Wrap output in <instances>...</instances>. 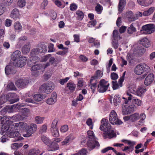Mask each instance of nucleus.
<instances>
[{
    "label": "nucleus",
    "instance_id": "nucleus-13",
    "mask_svg": "<svg viewBox=\"0 0 155 155\" xmlns=\"http://www.w3.org/2000/svg\"><path fill=\"white\" fill-rule=\"evenodd\" d=\"M87 137L88 138V140L87 143V145L88 147L91 146V142L95 140V139L94 134L93 131L89 130L87 131Z\"/></svg>",
    "mask_w": 155,
    "mask_h": 155
},
{
    "label": "nucleus",
    "instance_id": "nucleus-53",
    "mask_svg": "<svg viewBox=\"0 0 155 155\" xmlns=\"http://www.w3.org/2000/svg\"><path fill=\"white\" fill-rule=\"evenodd\" d=\"M7 87L10 90H17L14 84L12 83H9L7 85Z\"/></svg>",
    "mask_w": 155,
    "mask_h": 155
},
{
    "label": "nucleus",
    "instance_id": "nucleus-41",
    "mask_svg": "<svg viewBox=\"0 0 155 155\" xmlns=\"http://www.w3.org/2000/svg\"><path fill=\"white\" fill-rule=\"evenodd\" d=\"M51 131L52 135L55 137H58L59 135L58 130L57 127L51 128Z\"/></svg>",
    "mask_w": 155,
    "mask_h": 155
},
{
    "label": "nucleus",
    "instance_id": "nucleus-19",
    "mask_svg": "<svg viewBox=\"0 0 155 155\" xmlns=\"http://www.w3.org/2000/svg\"><path fill=\"white\" fill-rule=\"evenodd\" d=\"M154 80V75L153 74H149L146 77L145 81L144 84L146 86H148L151 84Z\"/></svg>",
    "mask_w": 155,
    "mask_h": 155
},
{
    "label": "nucleus",
    "instance_id": "nucleus-63",
    "mask_svg": "<svg viewBox=\"0 0 155 155\" xmlns=\"http://www.w3.org/2000/svg\"><path fill=\"white\" fill-rule=\"evenodd\" d=\"M120 100V97L117 96H115L113 99V102L114 105H117V102H119Z\"/></svg>",
    "mask_w": 155,
    "mask_h": 155
},
{
    "label": "nucleus",
    "instance_id": "nucleus-26",
    "mask_svg": "<svg viewBox=\"0 0 155 155\" xmlns=\"http://www.w3.org/2000/svg\"><path fill=\"white\" fill-rule=\"evenodd\" d=\"M127 18L129 21H133L137 19L133 16V13L131 11H128L126 13Z\"/></svg>",
    "mask_w": 155,
    "mask_h": 155
},
{
    "label": "nucleus",
    "instance_id": "nucleus-35",
    "mask_svg": "<svg viewBox=\"0 0 155 155\" xmlns=\"http://www.w3.org/2000/svg\"><path fill=\"white\" fill-rule=\"evenodd\" d=\"M102 75L103 73L102 71L100 70H98L96 71L95 75L94 76L91 77V78L96 80L98 78L102 77Z\"/></svg>",
    "mask_w": 155,
    "mask_h": 155
},
{
    "label": "nucleus",
    "instance_id": "nucleus-43",
    "mask_svg": "<svg viewBox=\"0 0 155 155\" xmlns=\"http://www.w3.org/2000/svg\"><path fill=\"white\" fill-rule=\"evenodd\" d=\"M41 140L46 144L49 145L51 143L50 140L46 137L43 135L41 137Z\"/></svg>",
    "mask_w": 155,
    "mask_h": 155
},
{
    "label": "nucleus",
    "instance_id": "nucleus-55",
    "mask_svg": "<svg viewBox=\"0 0 155 155\" xmlns=\"http://www.w3.org/2000/svg\"><path fill=\"white\" fill-rule=\"evenodd\" d=\"M91 20L88 22L87 25V26L89 27H91L95 26L97 23L95 19Z\"/></svg>",
    "mask_w": 155,
    "mask_h": 155
},
{
    "label": "nucleus",
    "instance_id": "nucleus-24",
    "mask_svg": "<svg viewBox=\"0 0 155 155\" xmlns=\"http://www.w3.org/2000/svg\"><path fill=\"white\" fill-rule=\"evenodd\" d=\"M66 87L68 88V90L71 92L73 93L75 90L76 85L72 81L69 82L67 83Z\"/></svg>",
    "mask_w": 155,
    "mask_h": 155
},
{
    "label": "nucleus",
    "instance_id": "nucleus-27",
    "mask_svg": "<svg viewBox=\"0 0 155 155\" xmlns=\"http://www.w3.org/2000/svg\"><path fill=\"white\" fill-rule=\"evenodd\" d=\"M88 153L87 149L83 148L79 150L77 152L71 155H87Z\"/></svg>",
    "mask_w": 155,
    "mask_h": 155
},
{
    "label": "nucleus",
    "instance_id": "nucleus-59",
    "mask_svg": "<svg viewBox=\"0 0 155 155\" xmlns=\"http://www.w3.org/2000/svg\"><path fill=\"white\" fill-rule=\"evenodd\" d=\"M79 59L83 62H86L88 60L87 57L84 55L81 54L79 57Z\"/></svg>",
    "mask_w": 155,
    "mask_h": 155
},
{
    "label": "nucleus",
    "instance_id": "nucleus-10",
    "mask_svg": "<svg viewBox=\"0 0 155 155\" xmlns=\"http://www.w3.org/2000/svg\"><path fill=\"white\" fill-rule=\"evenodd\" d=\"M144 33L150 34L155 31V26L153 24H150L143 26L142 28Z\"/></svg>",
    "mask_w": 155,
    "mask_h": 155
},
{
    "label": "nucleus",
    "instance_id": "nucleus-45",
    "mask_svg": "<svg viewBox=\"0 0 155 155\" xmlns=\"http://www.w3.org/2000/svg\"><path fill=\"white\" fill-rule=\"evenodd\" d=\"M139 114L137 113H134L130 115V118L132 122H134L137 120L139 119Z\"/></svg>",
    "mask_w": 155,
    "mask_h": 155
},
{
    "label": "nucleus",
    "instance_id": "nucleus-3",
    "mask_svg": "<svg viewBox=\"0 0 155 155\" xmlns=\"http://www.w3.org/2000/svg\"><path fill=\"white\" fill-rule=\"evenodd\" d=\"M150 71V67L145 64L137 65L134 69V73L137 75H140L144 72L148 73Z\"/></svg>",
    "mask_w": 155,
    "mask_h": 155
},
{
    "label": "nucleus",
    "instance_id": "nucleus-28",
    "mask_svg": "<svg viewBox=\"0 0 155 155\" xmlns=\"http://www.w3.org/2000/svg\"><path fill=\"white\" fill-rule=\"evenodd\" d=\"M30 43L29 42H28L27 44L23 46L21 51L23 53L26 54L30 51Z\"/></svg>",
    "mask_w": 155,
    "mask_h": 155
},
{
    "label": "nucleus",
    "instance_id": "nucleus-29",
    "mask_svg": "<svg viewBox=\"0 0 155 155\" xmlns=\"http://www.w3.org/2000/svg\"><path fill=\"white\" fill-rule=\"evenodd\" d=\"M50 146L48 148L49 151H53L58 150L59 148L58 145L54 142L50 143Z\"/></svg>",
    "mask_w": 155,
    "mask_h": 155
},
{
    "label": "nucleus",
    "instance_id": "nucleus-36",
    "mask_svg": "<svg viewBox=\"0 0 155 155\" xmlns=\"http://www.w3.org/2000/svg\"><path fill=\"white\" fill-rule=\"evenodd\" d=\"M43 66L42 64H35L31 67V71H35L41 70Z\"/></svg>",
    "mask_w": 155,
    "mask_h": 155
},
{
    "label": "nucleus",
    "instance_id": "nucleus-57",
    "mask_svg": "<svg viewBox=\"0 0 155 155\" xmlns=\"http://www.w3.org/2000/svg\"><path fill=\"white\" fill-rule=\"evenodd\" d=\"M68 129V126L67 125H64L61 127L60 131L62 133H64L67 131Z\"/></svg>",
    "mask_w": 155,
    "mask_h": 155
},
{
    "label": "nucleus",
    "instance_id": "nucleus-7",
    "mask_svg": "<svg viewBox=\"0 0 155 155\" xmlns=\"http://www.w3.org/2000/svg\"><path fill=\"white\" fill-rule=\"evenodd\" d=\"M53 83L51 82L46 83L43 84L39 88V91L41 92L49 94L52 92L53 88L52 87Z\"/></svg>",
    "mask_w": 155,
    "mask_h": 155
},
{
    "label": "nucleus",
    "instance_id": "nucleus-16",
    "mask_svg": "<svg viewBox=\"0 0 155 155\" xmlns=\"http://www.w3.org/2000/svg\"><path fill=\"white\" fill-rule=\"evenodd\" d=\"M20 14L18 10L15 8L11 12L10 15V17L15 20L20 18Z\"/></svg>",
    "mask_w": 155,
    "mask_h": 155
},
{
    "label": "nucleus",
    "instance_id": "nucleus-9",
    "mask_svg": "<svg viewBox=\"0 0 155 155\" xmlns=\"http://www.w3.org/2000/svg\"><path fill=\"white\" fill-rule=\"evenodd\" d=\"M101 125L100 129L101 130H105V132L111 129V126L109 123L107 119L105 118H103L101 121Z\"/></svg>",
    "mask_w": 155,
    "mask_h": 155
},
{
    "label": "nucleus",
    "instance_id": "nucleus-52",
    "mask_svg": "<svg viewBox=\"0 0 155 155\" xmlns=\"http://www.w3.org/2000/svg\"><path fill=\"white\" fill-rule=\"evenodd\" d=\"M41 51V53H45L47 51V46L44 45L42 44L39 49V51Z\"/></svg>",
    "mask_w": 155,
    "mask_h": 155
},
{
    "label": "nucleus",
    "instance_id": "nucleus-11",
    "mask_svg": "<svg viewBox=\"0 0 155 155\" xmlns=\"http://www.w3.org/2000/svg\"><path fill=\"white\" fill-rule=\"evenodd\" d=\"M135 110L134 105H124L122 110L123 115H126L133 113Z\"/></svg>",
    "mask_w": 155,
    "mask_h": 155
},
{
    "label": "nucleus",
    "instance_id": "nucleus-23",
    "mask_svg": "<svg viewBox=\"0 0 155 155\" xmlns=\"http://www.w3.org/2000/svg\"><path fill=\"white\" fill-rule=\"evenodd\" d=\"M126 4L125 0H120L118 6V11L120 13H121Z\"/></svg>",
    "mask_w": 155,
    "mask_h": 155
},
{
    "label": "nucleus",
    "instance_id": "nucleus-34",
    "mask_svg": "<svg viewBox=\"0 0 155 155\" xmlns=\"http://www.w3.org/2000/svg\"><path fill=\"white\" fill-rule=\"evenodd\" d=\"M42 153H40V151L38 149H32L28 152V155H41Z\"/></svg>",
    "mask_w": 155,
    "mask_h": 155
},
{
    "label": "nucleus",
    "instance_id": "nucleus-51",
    "mask_svg": "<svg viewBox=\"0 0 155 155\" xmlns=\"http://www.w3.org/2000/svg\"><path fill=\"white\" fill-rule=\"evenodd\" d=\"M133 102L137 106H140L142 104L141 101L135 97L133 99Z\"/></svg>",
    "mask_w": 155,
    "mask_h": 155
},
{
    "label": "nucleus",
    "instance_id": "nucleus-5",
    "mask_svg": "<svg viewBox=\"0 0 155 155\" xmlns=\"http://www.w3.org/2000/svg\"><path fill=\"white\" fill-rule=\"evenodd\" d=\"M7 132L9 133V137H10L14 138L15 141L22 140L24 138L21 136V134L19 132L12 129V127H7Z\"/></svg>",
    "mask_w": 155,
    "mask_h": 155
},
{
    "label": "nucleus",
    "instance_id": "nucleus-1",
    "mask_svg": "<svg viewBox=\"0 0 155 155\" xmlns=\"http://www.w3.org/2000/svg\"><path fill=\"white\" fill-rule=\"evenodd\" d=\"M12 59L13 61L14 66L22 68L25 65L27 58L25 57L21 56V52L19 51L16 50L12 54Z\"/></svg>",
    "mask_w": 155,
    "mask_h": 155
},
{
    "label": "nucleus",
    "instance_id": "nucleus-38",
    "mask_svg": "<svg viewBox=\"0 0 155 155\" xmlns=\"http://www.w3.org/2000/svg\"><path fill=\"white\" fill-rule=\"evenodd\" d=\"M58 47L60 49L64 50L63 51H60V54H64L68 52V48L66 47L64 48L63 45L61 44H59L58 45Z\"/></svg>",
    "mask_w": 155,
    "mask_h": 155
},
{
    "label": "nucleus",
    "instance_id": "nucleus-61",
    "mask_svg": "<svg viewBox=\"0 0 155 155\" xmlns=\"http://www.w3.org/2000/svg\"><path fill=\"white\" fill-rule=\"evenodd\" d=\"M78 8L77 5L75 3H72L70 5V8L71 11H74Z\"/></svg>",
    "mask_w": 155,
    "mask_h": 155
},
{
    "label": "nucleus",
    "instance_id": "nucleus-12",
    "mask_svg": "<svg viewBox=\"0 0 155 155\" xmlns=\"http://www.w3.org/2000/svg\"><path fill=\"white\" fill-rule=\"evenodd\" d=\"M103 136L104 139H106L108 138L110 139L113 138H115L117 136V135L114 130L111 129L103 133Z\"/></svg>",
    "mask_w": 155,
    "mask_h": 155
},
{
    "label": "nucleus",
    "instance_id": "nucleus-48",
    "mask_svg": "<svg viewBox=\"0 0 155 155\" xmlns=\"http://www.w3.org/2000/svg\"><path fill=\"white\" fill-rule=\"evenodd\" d=\"M35 122L37 124H41L43 123L44 118L39 116H36L35 118Z\"/></svg>",
    "mask_w": 155,
    "mask_h": 155
},
{
    "label": "nucleus",
    "instance_id": "nucleus-37",
    "mask_svg": "<svg viewBox=\"0 0 155 155\" xmlns=\"http://www.w3.org/2000/svg\"><path fill=\"white\" fill-rule=\"evenodd\" d=\"M14 27L15 30L20 32L22 30V27L20 23L18 21L15 22L14 25Z\"/></svg>",
    "mask_w": 155,
    "mask_h": 155
},
{
    "label": "nucleus",
    "instance_id": "nucleus-20",
    "mask_svg": "<svg viewBox=\"0 0 155 155\" xmlns=\"http://www.w3.org/2000/svg\"><path fill=\"white\" fill-rule=\"evenodd\" d=\"M154 0H137L138 3L142 6L147 7L151 5Z\"/></svg>",
    "mask_w": 155,
    "mask_h": 155
},
{
    "label": "nucleus",
    "instance_id": "nucleus-64",
    "mask_svg": "<svg viewBox=\"0 0 155 155\" xmlns=\"http://www.w3.org/2000/svg\"><path fill=\"white\" fill-rule=\"evenodd\" d=\"M110 78L111 79L115 80L118 78V76L116 73L113 72L111 74Z\"/></svg>",
    "mask_w": 155,
    "mask_h": 155
},
{
    "label": "nucleus",
    "instance_id": "nucleus-62",
    "mask_svg": "<svg viewBox=\"0 0 155 155\" xmlns=\"http://www.w3.org/2000/svg\"><path fill=\"white\" fill-rule=\"evenodd\" d=\"M112 87L113 90H116L120 87L119 85L116 81H112Z\"/></svg>",
    "mask_w": 155,
    "mask_h": 155
},
{
    "label": "nucleus",
    "instance_id": "nucleus-54",
    "mask_svg": "<svg viewBox=\"0 0 155 155\" xmlns=\"http://www.w3.org/2000/svg\"><path fill=\"white\" fill-rule=\"evenodd\" d=\"M121 141L131 146H134L135 144V143L129 140L123 139L121 140Z\"/></svg>",
    "mask_w": 155,
    "mask_h": 155
},
{
    "label": "nucleus",
    "instance_id": "nucleus-6",
    "mask_svg": "<svg viewBox=\"0 0 155 155\" xmlns=\"http://www.w3.org/2000/svg\"><path fill=\"white\" fill-rule=\"evenodd\" d=\"M110 84L104 79H101L97 86V90L100 93H104L107 90Z\"/></svg>",
    "mask_w": 155,
    "mask_h": 155
},
{
    "label": "nucleus",
    "instance_id": "nucleus-4",
    "mask_svg": "<svg viewBox=\"0 0 155 155\" xmlns=\"http://www.w3.org/2000/svg\"><path fill=\"white\" fill-rule=\"evenodd\" d=\"M109 118L110 122L113 125H120L123 123L118 118L117 113L114 110H112L110 112Z\"/></svg>",
    "mask_w": 155,
    "mask_h": 155
},
{
    "label": "nucleus",
    "instance_id": "nucleus-8",
    "mask_svg": "<svg viewBox=\"0 0 155 155\" xmlns=\"http://www.w3.org/2000/svg\"><path fill=\"white\" fill-rule=\"evenodd\" d=\"M37 130V126L35 124H31L29 126L28 128L25 130L26 134H24L23 136L25 137H29L31 136L32 134L34 133Z\"/></svg>",
    "mask_w": 155,
    "mask_h": 155
},
{
    "label": "nucleus",
    "instance_id": "nucleus-60",
    "mask_svg": "<svg viewBox=\"0 0 155 155\" xmlns=\"http://www.w3.org/2000/svg\"><path fill=\"white\" fill-rule=\"evenodd\" d=\"M112 45L113 47L115 49H117L118 47V42L117 40H114L112 42Z\"/></svg>",
    "mask_w": 155,
    "mask_h": 155
},
{
    "label": "nucleus",
    "instance_id": "nucleus-31",
    "mask_svg": "<svg viewBox=\"0 0 155 155\" xmlns=\"http://www.w3.org/2000/svg\"><path fill=\"white\" fill-rule=\"evenodd\" d=\"M30 58V61L31 62V64L30 65H33L35 64L36 62L40 60V58L37 56H31Z\"/></svg>",
    "mask_w": 155,
    "mask_h": 155
},
{
    "label": "nucleus",
    "instance_id": "nucleus-40",
    "mask_svg": "<svg viewBox=\"0 0 155 155\" xmlns=\"http://www.w3.org/2000/svg\"><path fill=\"white\" fill-rule=\"evenodd\" d=\"M97 5L95 7V11L98 14H101L103 10V7L99 3H97Z\"/></svg>",
    "mask_w": 155,
    "mask_h": 155
},
{
    "label": "nucleus",
    "instance_id": "nucleus-46",
    "mask_svg": "<svg viewBox=\"0 0 155 155\" xmlns=\"http://www.w3.org/2000/svg\"><path fill=\"white\" fill-rule=\"evenodd\" d=\"M23 144L22 143H14L12 144L11 147L12 149L14 150H17L23 146Z\"/></svg>",
    "mask_w": 155,
    "mask_h": 155
},
{
    "label": "nucleus",
    "instance_id": "nucleus-39",
    "mask_svg": "<svg viewBox=\"0 0 155 155\" xmlns=\"http://www.w3.org/2000/svg\"><path fill=\"white\" fill-rule=\"evenodd\" d=\"M136 50L138 54L141 55L145 52L146 49L141 46H138L137 47Z\"/></svg>",
    "mask_w": 155,
    "mask_h": 155
},
{
    "label": "nucleus",
    "instance_id": "nucleus-32",
    "mask_svg": "<svg viewBox=\"0 0 155 155\" xmlns=\"http://www.w3.org/2000/svg\"><path fill=\"white\" fill-rule=\"evenodd\" d=\"M27 39V37L25 36H22L20 37L18 39L17 45L21 47L25 43Z\"/></svg>",
    "mask_w": 155,
    "mask_h": 155
},
{
    "label": "nucleus",
    "instance_id": "nucleus-58",
    "mask_svg": "<svg viewBox=\"0 0 155 155\" xmlns=\"http://www.w3.org/2000/svg\"><path fill=\"white\" fill-rule=\"evenodd\" d=\"M54 44L52 43L48 44V52H53L55 51V49L54 48Z\"/></svg>",
    "mask_w": 155,
    "mask_h": 155
},
{
    "label": "nucleus",
    "instance_id": "nucleus-18",
    "mask_svg": "<svg viewBox=\"0 0 155 155\" xmlns=\"http://www.w3.org/2000/svg\"><path fill=\"white\" fill-rule=\"evenodd\" d=\"M88 85L92 90L93 93H94L97 87V80L91 78Z\"/></svg>",
    "mask_w": 155,
    "mask_h": 155
},
{
    "label": "nucleus",
    "instance_id": "nucleus-42",
    "mask_svg": "<svg viewBox=\"0 0 155 155\" xmlns=\"http://www.w3.org/2000/svg\"><path fill=\"white\" fill-rule=\"evenodd\" d=\"M49 62L51 65H53L54 67L56 66L57 64L59 62L58 60L56 59L54 57H51L50 58L49 60Z\"/></svg>",
    "mask_w": 155,
    "mask_h": 155
},
{
    "label": "nucleus",
    "instance_id": "nucleus-47",
    "mask_svg": "<svg viewBox=\"0 0 155 155\" xmlns=\"http://www.w3.org/2000/svg\"><path fill=\"white\" fill-rule=\"evenodd\" d=\"M34 99L36 101H39L43 99V96L41 94H36L34 95Z\"/></svg>",
    "mask_w": 155,
    "mask_h": 155
},
{
    "label": "nucleus",
    "instance_id": "nucleus-33",
    "mask_svg": "<svg viewBox=\"0 0 155 155\" xmlns=\"http://www.w3.org/2000/svg\"><path fill=\"white\" fill-rule=\"evenodd\" d=\"M155 8L154 7H150L148 10L144 11L143 12V15L144 16H148L152 14L154 11Z\"/></svg>",
    "mask_w": 155,
    "mask_h": 155
},
{
    "label": "nucleus",
    "instance_id": "nucleus-22",
    "mask_svg": "<svg viewBox=\"0 0 155 155\" xmlns=\"http://www.w3.org/2000/svg\"><path fill=\"white\" fill-rule=\"evenodd\" d=\"M75 15L77 20L81 21L83 19L84 14L82 11L78 10L76 12Z\"/></svg>",
    "mask_w": 155,
    "mask_h": 155
},
{
    "label": "nucleus",
    "instance_id": "nucleus-2",
    "mask_svg": "<svg viewBox=\"0 0 155 155\" xmlns=\"http://www.w3.org/2000/svg\"><path fill=\"white\" fill-rule=\"evenodd\" d=\"M10 123L13 124L9 125L8 127H12L13 129L20 131H25L28 127L27 124L23 122H19L13 124V121H10Z\"/></svg>",
    "mask_w": 155,
    "mask_h": 155
},
{
    "label": "nucleus",
    "instance_id": "nucleus-25",
    "mask_svg": "<svg viewBox=\"0 0 155 155\" xmlns=\"http://www.w3.org/2000/svg\"><path fill=\"white\" fill-rule=\"evenodd\" d=\"M146 91V89L144 87L139 86L136 91L137 95L138 96L141 97Z\"/></svg>",
    "mask_w": 155,
    "mask_h": 155
},
{
    "label": "nucleus",
    "instance_id": "nucleus-49",
    "mask_svg": "<svg viewBox=\"0 0 155 155\" xmlns=\"http://www.w3.org/2000/svg\"><path fill=\"white\" fill-rule=\"evenodd\" d=\"M39 51V48H36L33 49L31 51V56H36L38 55Z\"/></svg>",
    "mask_w": 155,
    "mask_h": 155
},
{
    "label": "nucleus",
    "instance_id": "nucleus-44",
    "mask_svg": "<svg viewBox=\"0 0 155 155\" xmlns=\"http://www.w3.org/2000/svg\"><path fill=\"white\" fill-rule=\"evenodd\" d=\"M136 31V28L134 27L132 24L130 25V27L128 28L127 30V32L129 34H132Z\"/></svg>",
    "mask_w": 155,
    "mask_h": 155
},
{
    "label": "nucleus",
    "instance_id": "nucleus-30",
    "mask_svg": "<svg viewBox=\"0 0 155 155\" xmlns=\"http://www.w3.org/2000/svg\"><path fill=\"white\" fill-rule=\"evenodd\" d=\"M5 72L6 74L9 75L10 74H14L16 72L15 70H12L10 65H7L5 68Z\"/></svg>",
    "mask_w": 155,
    "mask_h": 155
},
{
    "label": "nucleus",
    "instance_id": "nucleus-15",
    "mask_svg": "<svg viewBox=\"0 0 155 155\" xmlns=\"http://www.w3.org/2000/svg\"><path fill=\"white\" fill-rule=\"evenodd\" d=\"M124 97H123V98L124 99V104H127L128 101H131L132 99H133L134 97H133V95L131 94L130 92L128 91L126 92L124 94Z\"/></svg>",
    "mask_w": 155,
    "mask_h": 155
},
{
    "label": "nucleus",
    "instance_id": "nucleus-17",
    "mask_svg": "<svg viewBox=\"0 0 155 155\" xmlns=\"http://www.w3.org/2000/svg\"><path fill=\"white\" fill-rule=\"evenodd\" d=\"M139 43L146 48L150 47L151 45L150 41L146 37L142 38L138 41Z\"/></svg>",
    "mask_w": 155,
    "mask_h": 155
},
{
    "label": "nucleus",
    "instance_id": "nucleus-14",
    "mask_svg": "<svg viewBox=\"0 0 155 155\" xmlns=\"http://www.w3.org/2000/svg\"><path fill=\"white\" fill-rule=\"evenodd\" d=\"M57 101V95L56 92H54L51 94L50 98L46 101V102L49 105H52L55 104Z\"/></svg>",
    "mask_w": 155,
    "mask_h": 155
},
{
    "label": "nucleus",
    "instance_id": "nucleus-50",
    "mask_svg": "<svg viewBox=\"0 0 155 155\" xmlns=\"http://www.w3.org/2000/svg\"><path fill=\"white\" fill-rule=\"evenodd\" d=\"M25 3L26 2L25 0H18L17 2V4L19 7L22 8L25 6Z\"/></svg>",
    "mask_w": 155,
    "mask_h": 155
},
{
    "label": "nucleus",
    "instance_id": "nucleus-21",
    "mask_svg": "<svg viewBox=\"0 0 155 155\" xmlns=\"http://www.w3.org/2000/svg\"><path fill=\"white\" fill-rule=\"evenodd\" d=\"M28 81L26 80L18 79L16 81L15 84L18 87H25Z\"/></svg>",
    "mask_w": 155,
    "mask_h": 155
},
{
    "label": "nucleus",
    "instance_id": "nucleus-56",
    "mask_svg": "<svg viewBox=\"0 0 155 155\" xmlns=\"http://www.w3.org/2000/svg\"><path fill=\"white\" fill-rule=\"evenodd\" d=\"M83 80L82 78L78 81L77 84V86L79 90H81V87L83 86Z\"/></svg>",
    "mask_w": 155,
    "mask_h": 155
}]
</instances>
